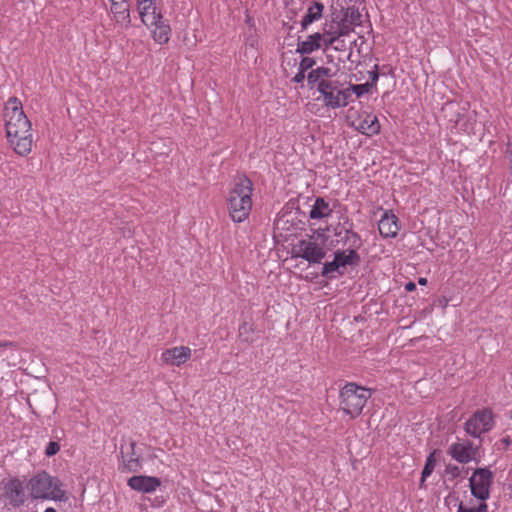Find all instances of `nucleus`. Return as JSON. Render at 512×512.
I'll return each mask as SVG.
<instances>
[{"mask_svg": "<svg viewBox=\"0 0 512 512\" xmlns=\"http://www.w3.org/2000/svg\"><path fill=\"white\" fill-rule=\"evenodd\" d=\"M4 119L7 138L14 151L20 156L28 155L33 145L31 122L17 98H10L7 102L4 108Z\"/></svg>", "mask_w": 512, "mask_h": 512, "instance_id": "1", "label": "nucleus"}, {"mask_svg": "<svg viewBox=\"0 0 512 512\" xmlns=\"http://www.w3.org/2000/svg\"><path fill=\"white\" fill-rule=\"evenodd\" d=\"M252 182L247 177L238 178L228 197L229 214L234 222L244 221L252 208Z\"/></svg>", "mask_w": 512, "mask_h": 512, "instance_id": "2", "label": "nucleus"}, {"mask_svg": "<svg viewBox=\"0 0 512 512\" xmlns=\"http://www.w3.org/2000/svg\"><path fill=\"white\" fill-rule=\"evenodd\" d=\"M371 397L369 389L356 383H347L340 391V406L344 413L352 418L358 417Z\"/></svg>", "mask_w": 512, "mask_h": 512, "instance_id": "3", "label": "nucleus"}, {"mask_svg": "<svg viewBox=\"0 0 512 512\" xmlns=\"http://www.w3.org/2000/svg\"><path fill=\"white\" fill-rule=\"evenodd\" d=\"M27 488L30 491V495L35 499H64V491L61 489L60 481L57 478L51 477L46 472H40L33 476Z\"/></svg>", "mask_w": 512, "mask_h": 512, "instance_id": "4", "label": "nucleus"}, {"mask_svg": "<svg viewBox=\"0 0 512 512\" xmlns=\"http://www.w3.org/2000/svg\"><path fill=\"white\" fill-rule=\"evenodd\" d=\"M494 426L493 413L488 408L477 410L466 421L464 429L474 438H479L483 433L490 431Z\"/></svg>", "mask_w": 512, "mask_h": 512, "instance_id": "5", "label": "nucleus"}, {"mask_svg": "<svg viewBox=\"0 0 512 512\" xmlns=\"http://www.w3.org/2000/svg\"><path fill=\"white\" fill-rule=\"evenodd\" d=\"M492 481L493 473L488 468L475 469L469 479L472 495L481 501L488 499Z\"/></svg>", "mask_w": 512, "mask_h": 512, "instance_id": "6", "label": "nucleus"}, {"mask_svg": "<svg viewBox=\"0 0 512 512\" xmlns=\"http://www.w3.org/2000/svg\"><path fill=\"white\" fill-rule=\"evenodd\" d=\"M447 454L461 464H467L477 460L479 457V447L474 446L468 439H458L447 449Z\"/></svg>", "mask_w": 512, "mask_h": 512, "instance_id": "7", "label": "nucleus"}, {"mask_svg": "<svg viewBox=\"0 0 512 512\" xmlns=\"http://www.w3.org/2000/svg\"><path fill=\"white\" fill-rule=\"evenodd\" d=\"M294 251L295 257H301L309 263H320L326 255L324 248L311 239L300 240Z\"/></svg>", "mask_w": 512, "mask_h": 512, "instance_id": "8", "label": "nucleus"}, {"mask_svg": "<svg viewBox=\"0 0 512 512\" xmlns=\"http://www.w3.org/2000/svg\"><path fill=\"white\" fill-rule=\"evenodd\" d=\"M138 10L141 21L147 27H153L163 19L160 11H158L155 0H139Z\"/></svg>", "mask_w": 512, "mask_h": 512, "instance_id": "9", "label": "nucleus"}, {"mask_svg": "<svg viewBox=\"0 0 512 512\" xmlns=\"http://www.w3.org/2000/svg\"><path fill=\"white\" fill-rule=\"evenodd\" d=\"M191 357V349L186 346L173 347L165 350L161 355L164 364L170 366H180Z\"/></svg>", "mask_w": 512, "mask_h": 512, "instance_id": "10", "label": "nucleus"}, {"mask_svg": "<svg viewBox=\"0 0 512 512\" xmlns=\"http://www.w3.org/2000/svg\"><path fill=\"white\" fill-rule=\"evenodd\" d=\"M128 485L131 489L141 493H152L161 485V480L153 476L138 475L129 478Z\"/></svg>", "mask_w": 512, "mask_h": 512, "instance_id": "11", "label": "nucleus"}, {"mask_svg": "<svg viewBox=\"0 0 512 512\" xmlns=\"http://www.w3.org/2000/svg\"><path fill=\"white\" fill-rule=\"evenodd\" d=\"M5 496L14 507L22 505L26 499V490L19 479H11L5 485Z\"/></svg>", "mask_w": 512, "mask_h": 512, "instance_id": "12", "label": "nucleus"}, {"mask_svg": "<svg viewBox=\"0 0 512 512\" xmlns=\"http://www.w3.org/2000/svg\"><path fill=\"white\" fill-rule=\"evenodd\" d=\"M378 229L384 238L396 237L400 230L398 218L392 212L385 211L379 220Z\"/></svg>", "mask_w": 512, "mask_h": 512, "instance_id": "13", "label": "nucleus"}, {"mask_svg": "<svg viewBox=\"0 0 512 512\" xmlns=\"http://www.w3.org/2000/svg\"><path fill=\"white\" fill-rule=\"evenodd\" d=\"M341 84L338 81H322L317 86L326 107L334 108L337 92Z\"/></svg>", "mask_w": 512, "mask_h": 512, "instance_id": "14", "label": "nucleus"}, {"mask_svg": "<svg viewBox=\"0 0 512 512\" xmlns=\"http://www.w3.org/2000/svg\"><path fill=\"white\" fill-rule=\"evenodd\" d=\"M135 442H130V452L123 455V464L120 467L122 472H137L141 469V454L135 451ZM124 454L123 450L121 451Z\"/></svg>", "mask_w": 512, "mask_h": 512, "instance_id": "15", "label": "nucleus"}, {"mask_svg": "<svg viewBox=\"0 0 512 512\" xmlns=\"http://www.w3.org/2000/svg\"><path fill=\"white\" fill-rule=\"evenodd\" d=\"M323 35L319 32L309 35L306 40L299 41L296 51L300 54H310L322 46Z\"/></svg>", "mask_w": 512, "mask_h": 512, "instance_id": "16", "label": "nucleus"}, {"mask_svg": "<svg viewBox=\"0 0 512 512\" xmlns=\"http://www.w3.org/2000/svg\"><path fill=\"white\" fill-rule=\"evenodd\" d=\"M353 126L361 133L369 136L378 134L380 131V124L377 117L370 114H367L358 124L353 123Z\"/></svg>", "mask_w": 512, "mask_h": 512, "instance_id": "17", "label": "nucleus"}, {"mask_svg": "<svg viewBox=\"0 0 512 512\" xmlns=\"http://www.w3.org/2000/svg\"><path fill=\"white\" fill-rule=\"evenodd\" d=\"M111 12L113 13L114 20L117 24L125 28L129 27L131 19L129 6L126 2H122V5H120L119 3L111 4Z\"/></svg>", "mask_w": 512, "mask_h": 512, "instance_id": "18", "label": "nucleus"}, {"mask_svg": "<svg viewBox=\"0 0 512 512\" xmlns=\"http://www.w3.org/2000/svg\"><path fill=\"white\" fill-rule=\"evenodd\" d=\"M332 22L333 23L330 25L329 31H326V34L335 33L337 37H342L349 35L354 30V26L344 22V19L335 13L333 14Z\"/></svg>", "mask_w": 512, "mask_h": 512, "instance_id": "19", "label": "nucleus"}, {"mask_svg": "<svg viewBox=\"0 0 512 512\" xmlns=\"http://www.w3.org/2000/svg\"><path fill=\"white\" fill-rule=\"evenodd\" d=\"M324 5L314 1L308 8L306 14L301 20L302 29H306L314 21L319 20L322 17Z\"/></svg>", "mask_w": 512, "mask_h": 512, "instance_id": "20", "label": "nucleus"}, {"mask_svg": "<svg viewBox=\"0 0 512 512\" xmlns=\"http://www.w3.org/2000/svg\"><path fill=\"white\" fill-rule=\"evenodd\" d=\"M331 213L332 209L330 208L329 203L325 201L324 198L317 197L309 212V217L311 219H323L328 217Z\"/></svg>", "mask_w": 512, "mask_h": 512, "instance_id": "21", "label": "nucleus"}, {"mask_svg": "<svg viewBox=\"0 0 512 512\" xmlns=\"http://www.w3.org/2000/svg\"><path fill=\"white\" fill-rule=\"evenodd\" d=\"M152 31L154 40L159 44H165L169 41L171 35L170 26L161 19L159 23L153 25Z\"/></svg>", "mask_w": 512, "mask_h": 512, "instance_id": "22", "label": "nucleus"}, {"mask_svg": "<svg viewBox=\"0 0 512 512\" xmlns=\"http://www.w3.org/2000/svg\"><path fill=\"white\" fill-rule=\"evenodd\" d=\"M338 15L344 19V22H347L354 27L359 26L362 23V14L355 6H350L346 9L342 8Z\"/></svg>", "mask_w": 512, "mask_h": 512, "instance_id": "23", "label": "nucleus"}, {"mask_svg": "<svg viewBox=\"0 0 512 512\" xmlns=\"http://www.w3.org/2000/svg\"><path fill=\"white\" fill-rule=\"evenodd\" d=\"M334 255L336 256L337 262H339L341 267L357 264L360 261V257L355 249H349L348 253L345 251H336Z\"/></svg>", "mask_w": 512, "mask_h": 512, "instance_id": "24", "label": "nucleus"}, {"mask_svg": "<svg viewBox=\"0 0 512 512\" xmlns=\"http://www.w3.org/2000/svg\"><path fill=\"white\" fill-rule=\"evenodd\" d=\"M435 453H436V451L430 453L426 459V463L424 465V468L422 470V475H421V481H420L421 488L424 486L426 478L431 475V473L433 472V470L435 468V465H436Z\"/></svg>", "mask_w": 512, "mask_h": 512, "instance_id": "25", "label": "nucleus"}, {"mask_svg": "<svg viewBox=\"0 0 512 512\" xmlns=\"http://www.w3.org/2000/svg\"><path fill=\"white\" fill-rule=\"evenodd\" d=\"M352 94L353 91L351 87L346 89L340 87L339 91L337 92L334 109L348 105V103L351 101Z\"/></svg>", "mask_w": 512, "mask_h": 512, "instance_id": "26", "label": "nucleus"}, {"mask_svg": "<svg viewBox=\"0 0 512 512\" xmlns=\"http://www.w3.org/2000/svg\"><path fill=\"white\" fill-rule=\"evenodd\" d=\"M341 268L339 262H337V258L336 256L334 255V260L331 261V262H326L324 265H323V269H322V276L326 277V278H332L333 277V273L336 272V271H339V269Z\"/></svg>", "mask_w": 512, "mask_h": 512, "instance_id": "27", "label": "nucleus"}, {"mask_svg": "<svg viewBox=\"0 0 512 512\" xmlns=\"http://www.w3.org/2000/svg\"><path fill=\"white\" fill-rule=\"evenodd\" d=\"M345 239L350 244L351 249H355V251L361 246V239L356 232L347 230Z\"/></svg>", "mask_w": 512, "mask_h": 512, "instance_id": "28", "label": "nucleus"}, {"mask_svg": "<svg viewBox=\"0 0 512 512\" xmlns=\"http://www.w3.org/2000/svg\"><path fill=\"white\" fill-rule=\"evenodd\" d=\"M487 504L482 502L477 507H467L463 503L458 506L457 512H487Z\"/></svg>", "mask_w": 512, "mask_h": 512, "instance_id": "29", "label": "nucleus"}, {"mask_svg": "<svg viewBox=\"0 0 512 512\" xmlns=\"http://www.w3.org/2000/svg\"><path fill=\"white\" fill-rule=\"evenodd\" d=\"M372 88V84L364 83L358 85H351V89L353 93L356 94L357 97H361L362 95L368 93Z\"/></svg>", "mask_w": 512, "mask_h": 512, "instance_id": "30", "label": "nucleus"}, {"mask_svg": "<svg viewBox=\"0 0 512 512\" xmlns=\"http://www.w3.org/2000/svg\"><path fill=\"white\" fill-rule=\"evenodd\" d=\"M326 31H329V28H324L323 33H321L323 35L322 43L326 48L333 47L335 42H337V36L335 33L326 34Z\"/></svg>", "mask_w": 512, "mask_h": 512, "instance_id": "31", "label": "nucleus"}, {"mask_svg": "<svg viewBox=\"0 0 512 512\" xmlns=\"http://www.w3.org/2000/svg\"><path fill=\"white\" fill-rule=\"evenodd\" d=\"M307 81H308V84L311 88H313L314 85H317L320 84V82H322V79L318 73V70L317 68L316 69H313L311 70L308 75H307Z\"/></svg>", "mask_w": 512, "mask_h": 512, "instance_id": "32", "label": "nucleus"}, {"mask_svg": "<svg viewBox=\"0 0 512 512\" xmlns=\"http://www.w3.org/2000/svg\"><path fill=\"white\" fill-rule=\"evenodd\" d=\"M317 70L322 81H332L331 78L335 75V72L328 67H318Z\"/></svg>", "mask_w": 512, "mask_h": 512, "instance_id": "33", "label": "nucleus"}, {"mask_svg": "<svg viewBox=\"0 0 512 512\" xmlns=\"http://www.w3.org/2000/svg\"><path fill=\"white\" fill-rule=\"evenodd\" d=\"M315 65V60L310 57H304L300 64H299V70L302 72H306L307 70L311 69Z\"/></svg>", "mask_w": 512, "mask_h": 512, "instance_id": "34", "label": "nucleus"}, {"mask_svg": "<svg viewBox=\"0 0 512 512\" xmlns=\"http://www.w3.org/2000/svg\"><path fill=\"white\" fill-rule=\"evenodd\" d=\"M60 450V445L58 442H55V441H51L48 443L46 449H45V454L46 456L48 457H51V456H54L55 454H57Z\"/></svg>", "mask_w": 512, "mask_h": 512, "instance_id": "35", "label": "nucleus"}, {"mask_svg": "<svg viewBox=\"0 0 512 512\" xmlns=\"http://www.w3.org/2000/svg\"><path fill=\"white\" fill-rule=\"evenodd\" d=\"M251 331L250 326L247 323H244L239 328V337L246 342L251 341L249 333Z\"/></svg>", "mask_w": 512, "mask_h": 512, "instance_id": "36", "label": "nucleus"}, {"mask_svg": "<svg viewBox=\"0 0 512 512\" xmlns=\"http://www.w3.org/2000/svg\"><path fill=\"white\" fill-rule=\"evenodd\" d=\"M445 472L452 478H457L461 475V468L457 465L448 464L445 468Z\"/></svg>", "mask_w": 512, "mask_h": 512, "instance_id": "37", "label": "nucleus"}, {"mask_svg": "<svg viewBox=\"0 0 512 512\" xmlns=\"http://www.w3.org/2000/svg\"><path fill=\"white\" fill-rule=\"evenodd\" d=\"M369 78H370V82H367V83L372 84V87L375 86L376 82L378 81V78H379L377 65H375V70L369 72Z\"/></svg>", "mask_w": 512, "mask_h": 512, "instance_id": "38", "label": "nucleus"}, {"mask_svg": "<svg viewBox=\"0 0 512 512\" xmlns=\"http://www.w3.org/2000/svg\"><path fill=\"white\" fill-rule=\"evenodd\" d=\"M341 37H337V42L333 45V49L336 51H345L347 49V45L345 40L340 39Z\"/></svg>", "mask_w": 512, "mask_h": 512, "instance_id": "39", "label": "nucleus"}, {"mask_svg": "<svg viewBox=\"0 0 512 512\" xmlns=\"http://www.w3.org/2000/svg\"><path fill=\"white\" fill-rule=\"evenodd\" d=\"M305 72L299 70V72L294 76L293 81L295 83H302L305 79Z\"/></svg>", "mask_w": 512, "mask_h": 512, "instance_id": "40", "label": "nucleus"}, {"mask_svg": "<svg viewBox=\"0 0 512 512\" xmlns=\"http://www.w3.org/2000/svg\"><path fill=\"white\" fill-rule=\"evenodd\" d=\"M0 347L2 348H14L15 347V344L13 342H9V341H4V342H1L0 341Z\"/></svg>", "mask_w": 512, "mask_h": 512, "instance_id": "41", "label": "nucleus"}, {"mask_svg": "<svg viewBox=\"0 0 512 512\" xmlns=\"http://www.w3.org/2000/svg\"><path fill=\"white\" fill-rule=\"evenodd\" d=\"M500 442L504 445V448H507L512 443V440L510 437H505Z\"/></svg>", "mask_w": 512, "mask_h": 512, "instance_id": "42", "label": "nucleus"}, {"mask_svg": "<svg viewBox=\"0 0 512 512\" xmlns=\"http://www.w3.org/2000/svg\"><path fill=\"white\" fill-rule=\"evenodd\" d=\"M415 288H416V285H415V283H413V282H408V283L405 285V289H406L407 291H413Z\"/></svg>", "mask_w": 512, "mask_h": 512, "instance_id": "43", "label": "nucleus"}, {"mask_svg": "<svg viewBox=\"0 0 512 512\" xmlns=\"http://www.w3.org/2000/svg\"><path fill=\"white\" fill-rule=\"evenodd\" d=\"M111 4L113 3H119L120 5H122V2H126V0H110Z\"/></svg>", "mask_w": 512, "mask_h": 512, "instance_id": "44", "label": "nucleus"}, {"mask_svg": "<svg viewBox=\"0 0 512 512\" xmlns=\"http://www.w3.org/2000/svg\"><path fill=\"white\" fill-rule=\"evenodd\" d=\"M418 282L421 285H425L427 283V279L426 278H420Z\"/></svg>", "mask_w": 512, "mask_h": 512, "instance_id": "45", "label": "nucleus"}, {"mask_svg": "<svg viewBox=\"0 0 512 512\" xmlns=\"http://www.w3.org/2000/svg\"><path fill=\"white\" fill-rule=\"evenodd\" d=\"M45 512H55V510L53 508H47Z\"/></svg>", "mask_w": 512, "mask_h": 512, "instance_id": "46", "label": "nucleus"}, {"mask_svg": "<svg viewBox=\"0 0 512 512\" xmlns=\"http://www.w3.org/2000/svg\"><path fill=\"white\" fill-rule=\"evenodd\" d=\"M352 45H356V41L350 42V46H352ZM349 49H351V47H349Z\"/></svg>", "mask_w": 512, "mask_h": 512, "instance_id": "47", "label": "nucleus"}, {"mask_svg": "<svg viewBox=\"0 0 512 512\" xmlns=\"http://www.w3.org/2000/svg\"><path fill=\"white\" fill-rule=\"evenodd\" d=\"M510 172L512 174V160H510Z\"/></svg>", "mask_w": 512, "mask_h": 512, "instance_id": "48", "label": "nucleus"}]
</instances>
